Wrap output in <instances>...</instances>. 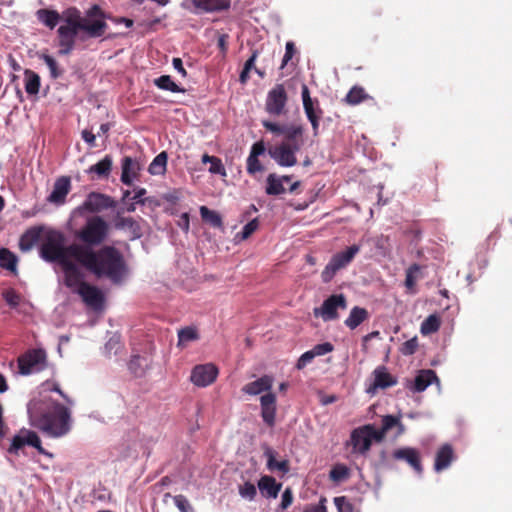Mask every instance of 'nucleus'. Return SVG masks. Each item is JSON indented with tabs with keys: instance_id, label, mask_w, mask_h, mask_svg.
Masks as SVG:
<instances>
[{
	"instance_id": "f257e3e1",
	"label": "nucleus",
	"mask_w": 512,
	"mask_h": 512,
	"mask_svg": "<svg viewBox=\"0 0 512 512\" xmlns=\"http://www.w3.org/2000/svg\"><path fill=\"white\" fill-rule=\"evenodd\" d=\"M63 232L49 229L44 234L39 248L40 257L48 263L62 265L74 259L80 267L98 279H108L112 284H121L128 275L129 269L120 250L112 245H103L99 249H90L77 242L66 245Z\"/></svg>"
},
{
	"instance_id": "f03ea898",
	"label": "nucleus",
	"mask_w": 512,
	"mask_h": 512,
	"mask_svg": "<svg viewBox=\"0 0 512 512\" xmlns=\"http://www.w3.org/2000/svg\"><path fill=\"white\" fill-rule=\"evenodd\" d=\"M37 18L48 28L53 29L60 20L64 23L57 29L58 53L69 55L75 48L76 41L102 37L108 28L106 14L94 4L83 15L76 7H69L61 14L56 10L39 9Z\"/></svg>"
},
{
	"instance_id": "7ed1b4c3",
	"label": "nucleus",
	"mask_w": 512,
	"mask_h": 512,
	"mask_svg": "<svg viewBox=\"0 0 512 512\" xmlns=\"http://www.w3.org/2000/svg\"><path fill=\"white\" fill-rule=\"evenodd\" d=\"M32 426L52 437H62L71 429L69 409L49 397L34 398L27 405Z\"/></svg>"
},
{
	"instance_id": "20e7f679",
	"label": "nucleus",
	"mask_w": 512,
	"mask_h": 512,
	"mask_svg": "<svg viewBox=\"0 0 512 512\" xmlns=\"http://www.w3.org/2000/svg\"><path fill=\"white\" fill-rule=\"evenodd\" d=\"M262 125L267 131L283 136L280 143L268 147V155L281 167L295 166L296 153L305 142L304 127L301 124H279L269 120H263Z\"/></svg>"
},
{
	"instance_id": "39448f33",
	"label": "nucleus",
	"mask_w": 512,
	"mask_h": 512,
	"mask_svg": "<svg viewBox=\"0 0 512 512\" xmlns=\"http://www.w3.org/2000/svg\"><path fill=\"white\" fill-rule=\"evenodd\" d=\"M274 384V378L271 375H263L255 381L249 382L242 387V392L251 396H256L266 392L260 397L261 417L264 423L273 427L277 412L276 395L271 392Z\"/></svg>"
},
{
	"instance_id": "423d86ee",
	"label": "nucleus",
	"mask_w": 512,
	"mask_h": 512,
	"mask_svg": "<svg viewBox=\"0 0 512 512\" xmlns=\"http://www.w3.org/2000/svg\"><path fill=\"white\" fill-rule=\"evenodd\" d=\"M110 234L109 223L101 216L94 215L89 217L85 224L76 231L75 237L82 246L94 249L102 245Z\"/></svg>"
},
{
	"instance_id": "0eeeda50",
	"label": "nucleus",
	"mask_w": 512,
	"mask_h": 512,
	"mask_svg": "<svg viewBox=\"0 0 512 512\" xmlns=\"http://www.w3.org/2000/svg\"><path fill=\"white\" fill-rule=\"evenodd\" d=\"M360 249V245L354 244L346 250L334 254L321 273L322 281L329 283L339 270L347 267L353 261Z\"/></svg>"
},
{
	"instance_id": "6e6552de",
	"label": "nucleus",
	"mask_w": 512,
	"mask_h": 512,
	"mask_svg": "<svg viewBox=\"0 0 512 512\" xmlns=\"http://www.w3.org/2000/svg\"><path fill=\"white\" fill-rule=\"evenodd\" d=\"M19 373L30 375L47 367V354L42 348L29 349L17 359Z\"/></svg>"
},
{
	"instance_id": "1a4fd4ad",
	"label": "nucleus",
	"mask_w": 512,
	"mask_h": 512,
	"mask_svg": "<svg viewBox=\"0 0 512 512\" xmlns=\"http://www.w3.org/2000/svg\"><path fill=\"white\" fill-rule=\"evenodd\" d=\"M347 308V299L344 294H333L325 299L321 307L314 308L315 317H321L323 321H333L339 318L338 310Z\"/></svg>"
},
{
	"instance_id": "9d476101",
	"label": "nucleus",
	"mask_w": 512,
	"mask_h": 512,
	"mask_svg": "<svg viewBox=\"0 0 512 512\" xmlns=\"http://www.w3.org/2000/svg\"><path fill=\"white\" fill-rule=\"evenodd\" d=\"M288 95L283 84H276L267 94L265 110L272 116H281L287 113Z\"/></svg>"
},
{
	"instance_id": "9b49d317",
	"label": "nucleus",
	"mask_w": 512,
	"mask_h": 512,
	"mask_svg": "<svg viewBox=\"0 0 512 512\" xmlns=\"http://www.w3.org/2000/svg\"><path fill=\"white\" fill-rule=\"evenodd\" d=\"M301 96L303 101V108L307 119L311 123L313 135L319 134V122L323 114L318 99H312L310 96L309 88L306 84L301 87Z\"/></svg>"
},
{
	"instance_id": "f8f14e48",
	"label": "nucleus",
	"mask_w": 512,
	"mask_h": 512,
	"mask_svg": "<svg viewBox=\"0 0 512 512\" xmlns=\"http://www.w3.org/2000/svg\"><path fill=\"white\" fill-rule=\"evenodd\" d=\"M115 207L116 201L112 197L99 192H91L88 194L85 201L78 207V210L80 212L88 211L90 213H99Z\"/></svg>"
},
{
	"instance_id": "ddd939ff",
	"label": "nucleus",
	"mask_w": 512,
	"mask_h": 512,
	"mask_svg": "<svg viewBox=\"0 0 512 512\" xmlns=\"http://www.w3.org/2000/svg\"><path fill=\"white\" fill-rule=\"evenodd\" d=\"M25 445L36 448L41 454L45 453L39 436L36 434V432L27 429H22L19 434L12 438L8 452L11 454H18L19 450L22 449Z\"/></svg>"
},
{
	"instance_id": "4468645a",
	"label": "nucleus",
	"mask_w": 512,
	"mask_h": 512,
	"mask_svg": "<svg viewBox=\"0 0 512 512\" xmlns=\"http://www.w3.org/2000/svg\"><path fill=\"white\" fill-rule=\"evenodd\" d=\"M218 373V368L214 364H200L192 369L190 380L195 386L207 387L216 381Z\"/></svg>"
},
{
	"instance_id": "2eb2a0df",
	"label": "nucleus",
	"mask_w": 512,
	"mask_h": 512,
	"mask_svg": "<svg viewBox=\"0 0 512 512\" xmlns=\"http://www.w3.org/2000/svg\"><path fill=\"white\" fill-rule=\"evenodd\" d=\"M76 292L81 296L82 300L86 305L93 308L94 310L102 309L104 305V295L102 291L89 283H82L81 286L76 289Z\"/></svg>"
},
{
	"instance_id": "dca6fc26",
	"label": "nucleus",
	"mask_w": 512,
	"mask_h": 512,
	"mask_svg": "<svg viewBox=\"0 0 512 512\" xmlns=\"http://www.w3.org/2000/svg\"><path fill=\"white\" fill-rule=\"evenodd\" d=\"M64 273V283L68 288L75 289L79 288L83 281V274L79 269V264L74 260L70 259L60 265Z\"/></svg>"
},
{
	"instance_id": "f3484780",
	"label": "nucleus",
	"mask_w": 512,
	"mask_h": 512,
	"mask_svg": "<svg viewBox=\"0 0 512 512\" xmlns=\"http://www.w3.org/2000/svg\"><path fill=\"white\" fill-rule=\"evenodd\" d=\"M392 456L395 460L405 461L416 473L421 474L423 472L421 456L417 449L412 447L399 448L393 452Z\"/></svg>"
},
{
	"instance_id": "a211bd4d",
	"label": "nucleus",
	"mask_w": 512,
	"mask_h": 512,
	"mask_svg": "<svg viewBox=\"0 0 512 512\" xmlns=\"http://www.w3.org/2000/svg\"><path fill=\"white\" fill-rule=\"evenodd\" d=\"M374 381L367 388L368 393H375L377 389H386L397 384V379L393 377L385 366H378L373 371Z\"/></svg>"
},
{
	"instance_id": "6ab92c4d",
	"label": "nucleus",
	"mask_w": 512,
	"mask_h": 512,
	"mask_svg": "<svg viewBox=\"0 0 512 512\" xmlns=\"http://www.w3.org/2000/svg\"><path fill=\"white\" fill-rule=\"evenodd\" d=\"M266 147L263 141L254 143L251 147L250 154L246 161L247 173L254 176L258 172L265 170L264 165L260 162L259 156L264 154Z\"/></svg>"
},
{
	"instance_id": "aec40b11",
	"label": "nucleus",
	"mask_w": 512,
	"mask_h": 512,
	"mask_svg": "<svg viewBox=\"0 0 512 512\" xmlns=\"http://www.w3.org/2000/svg\"><path fill=\"white\" fill-rule=\"evenodd\" d=\"M71 189V182L70 178L66 176H62L58 178L53 186V190L51 194L48 196V201L50 203L56 204V205H62L64 204L66 200V196L70 192Z\"/></svg>"
},
{
	"instance_id": "412c9836",
	"label": "nucleus",
	"mask_w": 512,
	"mask_h": 512,
	"mask_svg": "<svg viewBox=\"0 0 512 512\" xmlns=\"http://www.w3.org/2000/svg\"><path fill=\"white\" fill-rule=\"evenodd\" d=\"M368 426L356 428L352 431L350 441L354 451L365 454L371 447L369 435L367 433Z\"/></svg>"
},
{
	"instance_id": "4be33fe9",
	"label": "nucleus",
	"mask_w": 512,
	"mask_h": 512,
	"mask_svg": "<svg viewBox=\"0 0 512 512\" xmlns=\"http://www.w3.org/2000/svg\"><path fill=\"white\" fill-rule=\"evenodd\" d=\"M455 459V454L453 447L450 444L442 445L436 452L435 461H434V470L439 473L445 469H447L453 460Z\"/></svg>"
},
{
	"instance_id": "5701e85b",
	"label": "nucleus",
	"mask_w": 512,
	"mask_h": 512,
	"mask_svg": "<svg viewBox=\"0 0 512 512\" xmlns=\"http://www.w3.org/2000/svg\"><path fill=\"white\" fill-rule=\"evenodd\" d=\"M115 228L119 230L126 229L130 232L133 239L140 238L142 236V230L140 224L132 217H124L117 213L115 217Z\"/></svg>"
},
{
	"instance_id": "b1692460",
	"label": "nucleus",
	"mask_w": 512,
	"mask_h": 512,
	"mask_svg": "<svg viewBox=\"0 0 512 512\" xmlns=\"http://www.w3.org/2000/svg\"><path fill=\"white\" fill-rule=\"evenodd\" d=\"M282 487L281 483H277L274 477L264 475L258 481V488L261 494L267 498H276Z\"/></svg>"
},
{
	"instance_id": "393cba45",
	"label": "nucleus",
	"mask_w": 512,
	"mask_h": 512,
	"mask_svg": "<svg viewBox=\"0 0 512 512\" xmlns=\"http://www.w3.org/2000/svg\"><path fill=\"white\" fill-rule=\"evenodd\" d=\"M42 233L41 227H32L27 229L20 237L19 248L22 252L30 251L40 240Z\"/></svg>"
},
{
	"instance_id": "a878e982",
	"label": "nucleus",
	"mask_w": 512,
	"mask_h": 512,
	"mask_svg": "<svg viewBox=\"0 0 512 512\" xmlns=\"http://www.w3.org/2000/svg\"><path fill=\"white\" fill-rule=\"evenodd\" d=\"M140 171V164L129 156H126L122 160V174L121 181L130 186L132 184V178L138 175Z\"/></svg>"
},
{
	"instance_id": "bb28decb",
	"label": "nucleus",
	"mask_w": 512,
	"mask_h": 512,
	"mask_svg": "<svg viewBox=\"0 0 512 512\" xmlns=\"http://www.w3.org/2000/svg\"><path fill=\"white\" fill-rule=\"evenodd\" d=\"M194 7L202 12H215L227 10L230 7L228 0H191Z\"/></svg>"
},
{
	"instance_id": "cd10ccee",
	"label": "nucleus",
	"mask_w": 512,
	"mask_h": 512,
	"mask_svg": "<svg viewBox=\"0 0 512 512\" xmlns=\"http://www.w3.org/2000/svg\"><path fill=\"white\" fill-rule=\"evenodd\" d=\"M291 176L284 175L281 177H278L276 174L272 173L269 174L267 177V185L265 192L268 195H280L284 193L286 190L284 188L283 183L284 182H290Z\"/></svg>"
},
{
	"instance_id": "c85d7f7f",
	"label": "nucleus",
	"mask_w": 512,
	"mask_h": 512,
	"mask_svg": "<svg viewBox=\"0 0 512 512\" xmlns=\"http://www.w3.org/2000/svg\"><path fill=\"white\" fill-rule=\"evenodd\" d=\"M422 267L414 263L410 265L405 272L404 286L409 294L417 293V281L421 278Z\"/></svg>"
},
{
	"instance_id": "c756f323",
	"label": "nucleus",
	"mask_w": 512,
	"mask_h": 512,
	"mask_svg": "<svg viewBox=\"0 0 512 512\" xmlns=\"http://www.w3.org/2000/svg\"><path fill=\"white\" fill-rule=\"evenodd\" d=\"M369 319V312L366 308L354 306L349 316L345 319L344 324L350 329L354 330L363 322Z\"/></svg>"
},
{
	"instance_id": "7c9ffc66",
	"label": "nucleus",
	"mask_w": 512,
	"mask_h": 512,
	"mask_svg": "<svg viewBox=\"0 0 512 512\" xmlns=\"http://www.w3.org/2000/svg\"><path fill=\"white\" fill-rule=\"evenodd\" d=\"M367 100H373V97H371L363 87L358 85L353 86L343 99V101L350 106L358 105Z\"/></svg>"
},
{
	"instance_id": "2f4dec72",
	"label": "nucleus",
	"mask_w": 512,
	"mask_h": 512,
	"mask_svg": "<svg viewBox=\"0 0 512 512\" xmlns=\"http://www.w3.org/2000/svg\"><path fill=\"white\" fill-rule=\"evenodd\" d=\"M434 380H438L436 373L433 370H421L415 377L412 389L415 392L424 391Z\"/></svg>"
},
{
	"instance_id": "473e14b6",
	"label": "nucleus",
	"mask_w": 512,
	"mask_h": 512,
	"mask_svg": "<svg viewBox=\"0 0 512 512\" xmlns=\"http://www.w3.org/2000/svg\"><path fill=\"white\" fill-rule=\"evenodd\" d=\"M113 160L110 155H106L96 164L89 167V174H96L98 178H108L112 170Z\"/></svg>"
},
{
	"instance_id": "72a5a7b5",
	"label": "nucleus",
	"mask_w": 512,
	"mask_h": 512,
	"mask_svg": "<svg viewBox=\"0 0 512 512\" xmlns=\"http://www.w3.org/2000/svg\"><path fill=\"white\" fill-rule=\"evenodd\" d=\"M264 455L267 458V468L270 471H280L283 474H286L290 470V465L288 460L277 461L275 459V451L269 447H267L264 451Z\"/></svg>"
},
{
	"instance_id": "f704fd0d",
	"label": "nucleus",
	"mask_w": 512,
	"mask_h": 512,
	"mask_svg": "<svg viewBox=\"0 0 512 512\" xmlns=\"http://www.w3.org/2000/svg\"><path fill=\"white\" fill-rule=\"evenodd\" d=\"M24 81H25V91L29 95H36L39 92L40 89V76L30 70L26 69L24 72Z\"/></svg>"
},
{
	"instance_id": "c9c22d12",
	"label": "nucleus",
	"mask_w": 512,
	"mask_h": 512,
	"mask_svg": "<svg viewBox=\"0 0 512 512\" xmlns=\"http://www.w3.org/2000/svg\"><path fill=\"white\" fill-rule=\"evenodd\" d=\"M154 85L161 90L171 91L173 93H184L185 89L178 86L170 75H162L154 79Z\"/></svg>"
},
{
	"instance_id": "e433bc0d",
	"label": "nucleus",
	"mask_w": 512,
	"mask_h": 512,
	"mask_svg": "<svg viewBox=\"0 0 512 512\" xmlns=\"http://www.w3.org/2000/svg\"><path fill=\"white\" fill-rule=\"evenodd\" d=\"M201 161L203 164L210 163L209 172L211 174H219L223 177L227 176L226 169L220 158L216 156H210L205 153L203 154Z\"/></svg>"
},
{
	"instance_id": "4c0bfd02",
	"label": "nucleus",
	"mask_w": 512,
	"mask_h": 512,
	"mask_svg": "<svg viewBox=\"0 0 512 512\" xmlns=\"http://www.w3.org/2000/svg\"><path fill=\"white\" fill-rule=\"evenodd\" d=\"M18 259L14 253L7 248L0 249V266L11 272L16 271Z\"/></svg>"
},
{
	"instance_id": "58836bf2",
	"label": "nucleus",
	"mask_w": 512,
	"mask_h": 512,
	"mask_svg": "<svg viewBox=\"0 0 512 512\" xmlns=\"http://www.w3.org/2000/svg\"><path fill=\"white\" fill-rule=\"evenodd\" d=\"M168 155L165 151L159 153L149 165L148 171L152 175H161L166 171Z\"/></svg>"
},
{
	"instance_id": "ea45409f",
	"label": "nucleus",
	"mask_w": 512,
	"mask_h": 512,
	"mask_svg": "<svg viewBox=\"0 0 512 512\" xmlns=\"http://www.w3.org/2000/svg\"><path fill=\"white\" fill-rule=\"evenodd\" d=\"M440 325L441 320L439 316L436 314H431L421 323L420 332L423 335L435 333L439 330Z\"/></svg>"
},
{
	"instance_id": "a19ab883",
	"label": "nucleus",
	"mask_w": 512,
	"mask_h": 512,
	"mask_svg": "<svg viewBox=\"0 0 512 512\" xmlns=\"http://www.w3.org/2000/svg\"><path fill=\"white\" fill-rule=\"evenodd\" d=\"M200 215L203 221L208 222L215 228H221L223 226L221 216L216 211L210 210L206 206L200 207Z\"/></svg>"
},
{
	"instance_id": "79ce46f5",
	"label": "nucleus",
	"mask_w": 512,
	"mask_h": 512,
	"mask_svg": "<svg viewBox=\"0 0 512 512\" xmlns=\"http://www.w3.org/2000/svg\"><path fill=\"white\" fill-rule=\"evenodd\" d=\"M198 338L199 334L196 328L190 326L184 327L178 331V346L197 340Z\"/></svg>"
},
{
	"instance_id": "37998d69",
	"label": "nucleus",
	"mask_w": 512,
	"mask_h": 512,
	"mask_svg": "<svg viewBox=\"0 0 512 512\" xmlns=\"http://www.w3.org/2000/svg\"><path fill=\"white\" fill-rule=\"evenodd\" d=\"M329 477L333 482H341L349 477V469L344 464H336L332 467Z\"/></svg>"
},
{
	"instance_id": "c03bdc74",
	"label": "nucleus",
	"mask_w": 512,
	"mask_h": 512,
	"mask_svg": "<svg viewBox=\"0 0 512 512\" xmlns=\"http://www.w3.org/2000/svg\"><path fill=\"white\" fill-rule=\"evenodd\" d=\"M394 427H398L399 431L398 434H402L404 432V426L401 423L400 419L393 415H386L382 418V426L384 432H388Z\"/></svg>"
},
{
	"instance_id": "a18cd8bd",
	"label": "nucleus",
	"mask_w": 512,
	"mask_h": 512,
	"mask_svg": "<svg viewBox=\"0 0 512 512\" xmlns=\"http://www.w3.org/2000/svg\"><path fill=\"white\" fill-rule=\"evenodd\" d=\"M42 59L50 70L51 78L57 79L62 76L63 70L58 67L57 61L52 56L45 54Z\"/></svg>"
},
{
	"instance_id": "49530a36",
	"label": "nucleus",
	"mask_w": 512,
	"mask_h": 512,
	"mask_svg": "<svg viewBox=\"0 0 512 512\" xmlns=\"http://www.w3.org/2000/svg\"><path fill=\"white\" fill-rule=\"evenodd\" d=\"M2 297L5 302L12 308H16L21 301V296L14 289H6L2 292Z\"/></svg>"
},
{
	"instance_id": "de8ad7c7",
	"label": "nucleus",
	"mask_w": 512,
	"mask_h": 512,
	"mask_svg": "<svg viewBox=\"0 0 512 512\" xmlns=\"http://www.w3.org/2000/svg\"><path fill=\"white\" fill-rule=\"evenodd\" d=\"M239 494L242 498L254 500L257 495L256 486L251 482H245L239 486Z\"/></svg>"
},
{
	"instance_id": "09e8293b",
	"label": "nucleus",
	"mask_w": 512,
	"mask_h": 512,
	"mask_svg": "<svg viewBox=\"0 0 512 512\" xmlns=\"http://www.w3.org/2000/svg\"><path fill=\"white\" fill-rule=\"evenodd\" d=\"M334 503L338 512H354L353 504L345 496L335 497Z\"/></svg>"
},
{
	"instance_id": "8fccbe9b",
	"label": "nucleus",
	"mask_w": 512,
	"mask_h": 512,
	"mask_svg": "<svg viewBox=\"0 0 512 512\" xmlns=\"http://www.w3.org/2000/svg\"><path fill=\"white\" fill-rule=\"evenodd\" d=\"M418 348V339L417 337H413L407 341H405L400 348V351L403 355L409 356L413 355Z\"/></svg>"
},
{
	"instance_id": "3c124183",
	"label": "nucleus",
	"mask_w": 512,
	"mask_h": 512,
	"mask_svg": "<svg viewBox=\"0 0 512 512\" xmlns=\"http://www.w3.org/2000/svg\"><path fill=\"white\" fill-rule=\"evenodd\" d=\"M295 53L296 48L294 43L292 41H288L285 46V54L283 56L280 69H283L288 64V62L293 58Z\"/></svg>"
},
{
	"instance_id": "603ef678",
	"label": "nucleus",
	"mask_w": 512,
	"mask_h": 512,
	"mask_svg": "<svg viewBox=\"0 0 512 512\" xmlns=\"http://www.w3.org/2000/svg\"><path fill=\"white\" fill-rule=\"evenodd\" d=\"M258 226H259V222H258V219H253L251 221H249L242 229V232H241V238L242 239H247L249 238L257 229H258Z\"/></svg>"
},
{
	"instance_id": "864d4df0",
	"label": "nucleus",
	"mask_w": 512,
	"mask_h": 512,
	"mask_svg": "<svg viewBox=\"0 0 512 512\" xmlns=\"http://www.w3.org/2000/svg\"><path fill=\"white\" fill-rule=\"evenodd\" d=\"M333 345L330 343V342H325V343H321V344H317L315 345L312 349H311V352L313 353V355L316 357V356H322V355H325L329 352H331L333 350Z\"/></svg>"
},
{
	"instance_id": "5fc2aeb1",
	"label": "nucleus",
	"mask_w": 512,
	"mask_h": 512,
	"mask_svg": "<svg viewBox=\"0 0 512 512\" xmlns=\"http://www.w3.org/2000/svg\"><path fill=\"white\" fill-rule=\"evenodd\" d=\"M367 426H368L367 433L369 435L371 443H372V440L381 442L385 438L386 432H384L382 428L376 429L372 425H367Z\"/></svg>"
},
{
	"instance_id": "6e6d98bb",
	"label": "nucleus",
	"mask_w": 512,
	"mask_h": 512,
	"mask_svg": "<svg viewBox=\"0 0 512 512\" xmlns=\"http://www.w3.org/2000/svg\"><path fill=\"white\" fill-rule=\"evenodd\" d=\"M292 502H293V491L290 487H287L282 494L280 509L286 510L289 506H291Z\"/></svg>"
},
{
	"instance_id": "4d7b16f0",
	"label": "nucleus",
	"mask_w": 512,
	"mask_h": 512,
	"mask_svg": "<svg viewBox=\"0 0 512 512\" xmlns=\"http://www.w3.org/2000/svg\"><path fill=\"white\" fill-rule=\"evenodd\" d=\"M314 358H315V356L313 355L311 350L306 351L298 359V361L296 363V368L298 370H302L304 367H306L307 364L311 363Z\"/></svg>"
},
{
	"instance_id": "13d9d810",
	"label": "nucleus",
	"mask_w": 512,
	"mask_h": 512,
	"mask_svg": "<svg viewBox=\"0 0 512 512\" xmlns=\"http://www.w3.org/2000/svg\"><path fill=\"white\" fill-rule=\"evenodd\" d=\"M140 360L141 357L139 355H134L128 363L129 370L137 376L140 375V372L142 371L140 367Z\"/></svg>"
},
{
	"instance_id": "bf43d9fd",
	"label": "nucleus",
	"mask_w": 512,
	"mask_h": 512,
	"mask_svg": "<svg viewBox=\"0 0 512 512\" xmlns=\"http://www.w3.org/2000/svg\"><path fill=\"white\" fill-rule=\"evenodd\" d=\"M326 499L322 498L316 505H308L304 508V512H328L325 505Z\"/></svg>"
},
{
	"instance_id": "052dcab7",
	"label": "nucleus",
	"mask_w": 512,
	"mask_h": 512,
	"mask_svg": "<svg viewBox=\"0 0 512 512\" xmlns=\"http://www.w3.org/2000/svg\"><path fill=\"white\" fill-rule=\"evenodd\" d=\"M174 503L181 512H188L187 509L190 508L188 500L183 495L175 496Z\"/></svg>"
},
{
	"instance_id": "680f3d73",
	"label": "nucleus",
	"mask_w": 512,
	"mask_h": 512,
	"mask_svg": "<svg viewBox=\"0 0 512 512\" xmlns=\"http://www.w3.org/2000/svg\"><path fill=\"white\" fill-rule=\"evenodd\" d=\"M177 225L184 231L188 232L190 228V218L188 213H182L179 217Z\"/></svg>"
},
{
	"instance_id": "e2e57ef3",
	"label": "nucleus",
	"mask_w": 512,
	"mask_h": 512,
	"mask_svg": "<svg viewBox=\"0 0 512 512\" xmlns=\"http://www.w3.org/2000/svg\"><path fill=\"white\" fill-rule=\"evenodd\" d=\"M228 39V34H220L218 37L217 45L223 55H225L228 50Z\"/></svg>"
},
{
	"instance_id": "0e129e2a",
	"label": "nucleus",
	"mask_w": 512,
	"mask_h": 512,
	"mask_svg": "<svg viewBox=\"0 0 512 512\" xmlns=\"http://www.w3.org/2000/svg\"><path fill=\"white\" fill-rule=\"evenodd\" d=\"M45 385L48 386V390L57 392L66 402L71 403L68 396L61 390L59 384H57V383L50 384L49 382H47Z\"/></svg>"
},
{
	"instance_id": "69168bd1",
	"label": "nucleus",
	"mask_w": 512,
	"mask_h": 512,
	"mask_svg": "<svg viewBox=\"0 0 512 512\" xmlns=\"http://www.w3.org/2000/svg\"><path fill=\"white\" fill-rule=\"evenodd\" d=\"M82 138L83 140L89 144V146L91 147H95L96 146V137L95 135L91 132V131H88V130H83L82 131Z\"/></svg>"
},
{
	"instance_id": "338daca9",
	"label": "nucleus",
	"mask_w": 512,
	"mask_h": 512,
	"mask_svg": "<svg viewBox=\"0 0 512 512\" xmlns=\"http://www.w3.org/2000/svg\"><path fill=\"white\" fill-rule=\"evenodd\" d=\"M258 57V51L253 50L250 58L245 62L244 67L246 70L251 71L254 68L255 61Z\"/></svg>"
},
{
	"instance_id": "774afa93",
	"label": "nucleus",
	"mask_w": 512,
	"mask_h": 512,
	"mask_svg": "<svg viewBox=\"0 0 512 512\" xmlns=\"http://www.w3.org/2000/svg\"><path fill=\"white\" fill-rule=\"evenodd\" d=\"M173 67L177 70L183 77L187 75L185 68L183 67L182 60L180 58H173L172 60Z\"/></svg>"
}]
</instances>
